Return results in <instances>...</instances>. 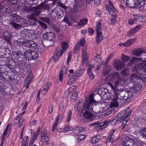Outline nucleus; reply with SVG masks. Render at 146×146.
I'll return each instance as SVG.
<instances>
[{
	"label": "nucleus",
	"mask_w": 146,
	"mask_h": 146,
	"mask_svg": "<svg viewBox=\"0 0 146 146\" xmlns=\"http://www.w3.org/2000/svg\"><path fill=\"white\" fill-rule=\"evenodd\" d=\"M141 17V16L137 15H135L134 16V19H131L129 21V25H132L135 23L137 20H139V19Z\"/></svg>",
	"instance_id": "nucleus-28"
},
{
	"label": "nucleus",
	"mask_w": 146,
	"mask_h": 146,
	"mask_svg": "<svg viewBox=\"0 0 146 146\" xmlns=\"http://www.w3.org/2000/svg\"><path fill=\"white\" fill-rule=\"evenodd\" d=\"M68 67L66 66H63L62 70L60 73H59V77L60 81H62V80L63 75L64 73L65 74L67 72Z\"/></svg>",
	"instance_id": "nucleus-21"
},
{
	"label": "nucleus",
	"mask_w": 146,
	"mask_h": 146,
	"mask_svg": "<svg viewBox=\"0 0 146 146\" xmlns=\"http://www.w3.org/2000/svg\"><path fill=\"white\" fill-rule=\"evenodd\" d=\"M87 73L89 75L90 78L91 79L93 80L94 78V76L92 73L91 69L89 68L88 69Z\"/></svg>",
	"instance_id": "nucleus-44"
},
{
	"label": "nucleus",
	"mask_w": 146,
	"mask_h": 146,
	"mask_svg": "<svg viewBox=\"0 0 146 146\" xmlns=\"http://www.w3.org/2000/svg\"><path fill=\"white\" fill-rule=\"evenodd\" d=\"M95 101L93 97L90 96L86 99L84 108L86 110L91 111L94 107Z\"/></svg>",
	"instance_id": "nucleus-4"
},
{
	"label": "nucleus",
	"mask_w": 146,
	"mask_h": 146,
	"mask_svg": "<svg viewBox=\"0 0 146 146\" xmlns=\"http://www.w3.org/2000/svg\"><path fill=\"white\" fill-rule=\"evenodd\" d=\"M94 107L93 108V109L91 110V111H93L94 113L96 114H98L102 112V111L99 110V107L98 105L96 104H94Z\"/></svg>",
	"instance_id": "nucleus-23"
},
{
	"label": "nucleus",
	"mask_w": 146,
	"mask_h": 146,
	"mask_svg": "<svg viewBox=\"0 0 146 146\" xmlns=\"http://www.w3.org/2000/svg\"><path fill=\"white\" fill-rule=\"evenodd\" d=\"M137 60H141V58H138L137 57H135L134 58H133L131 59V60L128 65L127 66H129L131 65L133 63V62L134 61H137Z\"/></svg>",
	"instance_id": "nucleus-39"
},
{
	"label": "nucleus",
	"mask_w": 146,
	"mask_h": 146,
	"mask_svg": "<svg viewBox=\"0 0 146 146\" xmlns=\"http://www.w3.org/2000/svg\"><path fill=\"white\" fill-rule=\"evenodd\" d=\"M61 11V9L59 8H56L53 9L50 13L51 16L54 18H56L57 16V13H58V11Z\"/></svg>",
	"instance_id": "nucleus-26"
},
{
	"label": "nucleus",
	"mask_w": 146,
	"mask_h": 146,
	"mask_svg": "<svg viewBox=\"0 0 146 146\" xmlns=\"http://www.w3.org/2000/svg\"><path fill=\"white\" fill-rule=\"evenodd\" d=\"M117 118V117H115L114 118L110 121V122L111 125H114L115 124H117L121 122V121H120L119 119Z\"/></svg>",
	"instance_id": "nucleus-30"
},
{
	"label": "nucleus",
	"mask_w": 146,
	"mask_h": 146,
	"mask_svg": "<svg viewBox=\"0 0 146 146\" xmlns=\"http://www.w3.org/2000/svg\"><path fill=\"white\" fill-rule=\"evenodd\" d=\"M38 22L40 26H41L44 29H45L47 28V25L45 23H44L41 21H39Z\"/></svg>",
	"instance_id": "nucleus-56"
},
{
	"label": "nucleus",
	"mask_w": 146,
	"mask_h": 146,
	"mask_svg": "<svg viewBox=\"0 0 146 146\" xmlns=\"http://www.w3.org/2000/svg\"><path fill=\"white\" fill-rule=\"evenodd\" d=\"M12 5H14L17 3L18 0H6Z\"/></svg>",
	"instance_id": "nucleus-61"
},
{
	"label": "nucleus",
	"mask_w": 146,
	"mask_h": 146,
	"mask_svg": "<svg viewBox=\"0 0 146 146\" xmlns=\"http://www.w3.org/2000/svg\"><path fill=\"white\" fill-rule=\"evenodd\" d=\"M31 60L36 59L38 57V54L35 50H31Z\"/></svg>",
	"instance_id": "nucleus-36"
},
{
	"label": "nucleus",
	"mask_w": 146,
	"mask_h": 146,
	"mask_svg": "<svg viewBox=\"0 0 146 146\" xmlns=\"http://www.w3.org/2000/svg\"><path fill=\"white\" fill-rule=\"evenodd\" d=\"M76 80L72 76L68 81L67 84L69 85H71Z\"/></svg>",
	"instance_id": "nucleus-58"
},
{
	"label": "nucleus",
	"mask_w": 146,
	"mask_h": 146,
	"mask_svg": "<svg viewBox=\"0 0 146 146\" xmlns=\"http://www.w3.org/2000/svg\"><path fill=\"white\" fill-rule=\"evenodd\" d=\"M129 73V70L128 68H126L124 69L121 72V73L122 75L126 76Z\"/></svg>",
	"instance_id": "nucleus-54"
},
{
	"label": "nucleus",
	"mask_w": 146,
	"mask_h": 146,
	"mask_svg": "<svg viewBox=\"0 0 146 146\" xmlns=\"http://www.w3.org/2000/svg\"><path fill=\"white\" fill-rule=\"evenodd\" d=\"M23 53H22L20 51H18L17 52H15L13 53V55L15 56L20 57L21 56H23Z\"/></svg>",
	"instance_id": "nucleus-53"
},
{
	"label": "nucleus",
	"mask_w": 146,
	"mask_h": 146,
	"mask_svg": "<svg viewBox=\"0 0 146 146\" xmlns=\"http://www.w3.org/2000/svg\"><path fill=\"white\" fill-rule=\"evenodd\" d=\"M31 12L33 13L30 15V18L31 19H35L36 17L38 16L41 13V10L38 6L33 7Z\"/></svg>",
	"instance_id": "nucleus-7"
},
{
	"label": "nucleus",
	"mask_w": 146,
	"mask_h": 146,
	"mask_svg": "<svg viewBox=\"0 0 146 146\" xmlns=\"http://www.w3.org/2000/svg\"><path fill=\"white\" fill-rule=\"evenodd\" d=\"M130 116L127 114V113H125V115H123V118L122 119L123 121H128V119H129Z\"/></svg>",
	"instance_id": "nucleus-57"
},
{
	"label": "nucleus",
	"mask_w": 146,
	"mask_h": 146,
	"mask_svg": "<svg viewBox=\"0 0 146 146\" xmlns=\"http://www.w3.org/2000/svg\"><path fill=\"white\" fill-rule=\"evenodd\" d=\"M38 6V7H40V9L41 10L42 9L45 10H48L50 8L48 4H45L44 3H42Z\"/></svg>",
	"instance_id": "nucleus-35"
},
{
	"label": "nucleus",
	"mask_w": 146,
	"mask_h": 146,
	"mask_svg": "<svg viewBox=\"0 0 146 146\" xmlns=\"http://www.w3.org/2000/svg\"><path fill=\"white\" fill-rule=\"evenodd\" d=\"M145 53V51L142 48L136 49L132 52L133 55L138 56H139L142 53Z\"/></svg>",
	"instance_id": "nucleus-18"
},
{
	"label": "nucleus",
	"mask_w": 146,
	"mask_h": 146,
	"mask_svg": "<svg viewBox=\"0 0 146 146\" xmlns=\"http://www.w3.org/2000/svg\"><path fill=\"white\" fill-rule=\"evenodd\" d=\"M82 57L83 60V62L84 63V61L86 63H87L88 59V56L87 54V49L86 48H84L82 51Z\"/></svg>",
	"instance_id": "nucleus-15"
},
{
	"label": "nucleus",
	"mask_w": 146,
	"mask_h": 146,
	"mask_svg": "<svg viewBox=\"0 0 146 146\" xmlns=\"http://www.w3.org/2000/svg\"><path fill=\"white\" fill-rule=\"evenodd\" d=\"M62 50L61 51V55H62L63 53L67 49L68 47V45L65 42H62L61 44Z\"/></svg>",
	"instance_id": "nucleus-33"
},
{
	"label": "nucleus",
	"mask_w": 146,
	"mask_h": 146,
	"mask_svg": "<svg viewBox=\"0 0 146 146\" xmlns=\"http://www.w3.org/2000/svg\"><path fill=\"white\" fill-rule=\"evenodd\" d=\"M80 48V46L78 45H76L73 52V53L74 54H76L77 52L79 51Z\"/></svg>",
	"instance_id": "nucleus-59"
},
{
	"label": "nucleus",
	"mask_w": 146,
	"mask_h": 146,
	"mask_svg": "<svg viewBox=\"0 0 146 146\" xmlns=\"http://www.w3.org/2000/svg\"><path fill=\"white\" fill-rule=\"evenodd\" d=\"M24 34L26 37L29 38H32L33 39H36V34L34 33L33 30H30L29 29L25 30Z\"/></svg>",
	"instance_id": "nucleus-11"
},
{
	"label": "nucleus",
	"mask_w": 146,
	"mask_h": 146,
	"mask_svg": "<svg viewBox=\"0 0 146 146\" xmlns=\"http://www.w3.org/2000/svg\"><path fill=\"white\" fill-rule=\"evenodd\" d=\"M44 139L46 144H48V133H42L41 135L40 141L43 142V140Z\"/></svg>",
	"instance_id": "nucleus-17"
},
{
	"label": "nucleus",
	"mask_w": 146,
	"mask_h": 146,
	"mask_svg": "<svg viewBox=\"0 0 146 146\" xmlns=\"http://www.w3.org/2000/svg\"><path fill=\"white\" fill-rule=\"evenodd\" d=\"M29 140L28 137L27 136H25L23 140L22 143L28 144Z\"/></svg>",
	"instance_id": "nucleus-62"
},
{
	"label": "nucleus",
	"mask_w": 146,
	"mask_h": 146,
	"mask_svg": "<svg viewBox=\"0 0 146 146\" xmlns=\"http://www.w3.org/2000/svg\"><path fill=\"white\" fill-rule=\"evenodd\" d=\"M48 40V43H50V46L54 44L55 40L54 34L52 32H47Z\"/></svg>",
	"instance_id": "nucleus-12"
},
{
	"label": "nucleus",
	"mask_w": 146,
	"mask_h": 146,
	"mask_svg": "<svg viewBox=\"0 0 146 146\" xmlns=\"http://www.w3.org/2000/svg\"><path fill=\"white\" fill-rule=\"evenodd\" d=\"M114 135H110L108 139L106 140V143H108L109 142H110L112 143L114 140Z\"/></svg>",
	"instance_id": "nucleus-42"
},
{
	"label": "nucleus",
	"mask_w": 146,
	"mask_h": 146,
	"mask_svg": "<svg viewBox=\"0 0 146 146\" xmlns=\"http://www.w3.org/2000/svg\"><path fill=\"white\" fill-rule=\"evenodd\" d=\"M60 53H55L53 56V59L55 62L59 60L60 56Z\"/></svg>",
	"instance_id": "nucleus-40"
},
{
	"label": "nucleus",
	"mask_w": 146,
	"mask_h": 146,
	"mask_svg": "<svg viewBox=\"0 0 146 146\" xmlns=\"http://www.w3.org/2000/svg\"><path fill=\"white\" fill-rule=\"evenodd\" d=\"M12 16V21L9 22V24L13 27L17 29L21 27V25L13 22V21L18 22L21 19L22 17L17 15L16 13H15L11 15Z\"/></svg>",
	"instance_id": "nucleus-3"
},
{
	"label": "nucleus",
	"mask_w": 146,
	"mask_h": 146,
	"mask_svg": "<svg viewBox=\"0 0 146 146\" xmlns=\"http://www.w3.org/2000/svg\"><path fill=\"white\" fill-rule=\"evenodd\" d=\"M10 127V126L9 125H8L7 126L6 129L3 132V135L1 136V144L0 146H3V143H4L6 139L7 134V131Z\"/></svg>",
	"instance_id": "nucleus-13"
},
{
	"label": "nucleus",
	"mask_w": 146,
	"mask_h": 146,
	"mask_svg": "<svg viewBox=\"0 0 146 146\" xmlns=\"http://www.w3.org/2000/svg\"><path fill=\"white\" fill-rule=\"evenodd\" d=\"M136 38L131 39L130 40H128L122 44H120L119 45L123 46L124 47H127L133 44V42L136 40Z\"/></svg>",
	"instance_id": "nucleus-19"
},
{
	"label": "nucleus",
	"mask_w": 146,
	"mask_h": 146,
	"mask_svg": "<svg viewBox=\"0 0 146 146\" xmlns=\"http://www.w3.org/2000/svg\"><path fill=\"white\" fill-rule=\"evenodd\" d=\"M135 143L133 139L128 137L123 138L121 141V144L123 146H133Z\"/></svg>",
	"instance_id": "nucleus-6"
},
{
	"label": "nucleus",
	"mask_w": 146,
	"mask_h": 146,
	"mask_svg": "<svg viewBox=\"0 0 146 146\" xmlns=\"http://www.w3.org/2000/svg\"><path fill=\"white\" fill-rule=\"evenodd\" d=\"M60 115H59L56 117L54 122L52 126V131H55L56 128V127L57 125H58V120L60 119Z\"/></svg>",
	"instance_id": "nucleus-29"
},
{
	"label": "nucleus",
	"mask_w": 146,
	"mask_h": 146,
	"mask_svg": "<svg viewBox=\"0 0 146 146\" xmlns=\"http://www.w3.org/2000/svg\"><path fill=\"white\" fill-rule=\"evenodd\" d=\"M58 13H57V16L56 17V19H60L63 15V13L62 11H58Z\"/></svg>",
	"instance_id": "nucleus-41"
},
{
	"label": "nucleus",
	"mask_w": 146,
	"mask_h": 146,
	"mask_svg": "<svg viewBox=\"0 0 146 146\" xmlns=\"http://www.w3.org/2000/svg\"><path fill=\"white\" fill-rule=\"evenodd\" d=\"M139 133L141 136L146 139V128L141 129L139 131Z\"/></svg>",
	"instance_id": "nucleus-24"
},
{
	"label": "nucleus",
	"mask_w": 146,
	"mask_h": 146,
	"mask_svg": "<svg viewBox=\"0 0 146 146\" xmlns=\"http://www.w3.org/2000/svg\"><path fill=\"white\" fill-rule=\"evenodd\" d=\"M141 86L140 84L137 82H135L133 84V88L135 91H138L141 89Z\"/></svg>",
	"instance_id": "nucleus-34"
},
{
	"label": "nucleus",
	"mask_w": 146,
	"mask_h": 146,
	"mask_svg": "<svg viewBox=\"0 0 146 146\" xmlns=\"http://www.w3.org/2000/svg\"><path fill=\"white\" fill-rule=\"evenodd\" d=\"M72 55L71 53H69L68 54V58L67 61V64L68 66L69 65V63L71 60Z\"/></svg>",
	"instance_id": "nucleus-60"
},
{
	"label": "nucleus",
	"mask_w": 146,
	"mask_h": 146,
	"mask_svg": "<svg viewBox=\"0 0 146 146\" xmlns=\"http://www.w3.org/2000/svg\"><path fill=\"white\" fill-rule=\"evenodd\" d=\"M145 1V0H137V6L139 7H143L144 5Z\"/></svg>",
	"instance_id": "nucleus-43"
},
{
	"label": "nucleus",
	"mask_w": 146,
	"mask_h": 146,
	"mask_svg": "<svg viewBox=\"0 0 146 146\" xmlns=\"http://www.w3.org/2000/svg\"><path fill=\"white\" fill-rule=\"evenodd\" d=\"M88 20L87 19L85 18L82 19L78 23V26H83L86 25L88 22Z\"/></svg>",
	"instance_id": "nucleus-38"
},
{
	"label": "nucleus",
	"mask_w": 146,
	"mask_h": 146,
	"mask_svg": "<svg viewBox=\"0 0 146 146\" xmlns=\"http://www.w3.org/2000/svg\"><path fill=\"white\" fill-rule=\"evenodd\" d=\"M18 7L19 9L28 13L31 12L33 7L30 6H26L25 4L22 2L19 3Z\"/></svg>",
	"instance_id": "nucleus-9"
},
{
	"label": "nucleus",
	"mask_w": 146,
	"mask_h": 146,
	"mask_svg": "<svg viewBox=\"0 0 146 146\" xmlns=\"http://www.w3.org/2000/svg\"><path fill=\"white\" fill-rule=\"evenodd\" d=\"M101 23L99 22L96 26V31L97 32L96 42L98 44H99L103 39V37L102 36V33L101 29Z\"/></svg>",
	"instance_id": "nucleus-5"
},
{
	"label": "nucleus",
	"mask_w": 146,
	"mask_h": 146,
	"mask_svg": "<svg viewBox=\"0 0 146 146\" xmlns=\"http://www.w3.org/2000/svg\"><path fill=\"white\" fill-rule=\"evenodd\" d=\"M137 61L139 62L140 64L143 67V68L145 70V71L146 72V61L145 60H143L141 59V60H137Z\"/></svg>",
	"instance_id": "nucleus-46"
},
{
	"label": "nucleus",
	"mask_w": 146,
	"mask_h": 146,
	"mask_svg": "<svg viewBox=\"0 0 146 146\" xmlns=\"http://www.w3.org/2000/svg\"><path fill=\"white\" fill-rule=\"evenodd\" d=\"M60 130H58V131L60 132H66L68 131H69L71 130V129L69 127H65L62 129H60Z\"/></svg>",
	"instance_id": "nucleus-48"
},
{
	"label": "nucleus",
	"mask_w": 146,
	"mask_h": 146,
	"mask_svg": "<svg viewBox=\"0 0 146 146\" xmlns=\"http://www.w3.org/2000/svg\"><path fill=\"white\" fill-rule=\"evenodd\" d=\"M82 73L83 70H80L75 72L72 76L73 78H74L76 80H77L79 77L82 75Z\"/></svg>",
	"instance_id": "nucleus-22"
},
{
	"label": "nucleus",
	"mask_w": 146,
	"mask_h": 146,
	"mask_svg": "<svg viewBox=\"0 0 146 146\" xmlns=\"http://www.w3.org/2000/svg\"><path fill=\"white\" fill-rule=\"evenodd\" d=\"M106 7L107 10L108 11L110 15L113 17H115L116 10L114 8L113 5L110 2H109V4H107L106 5Z\"/></svg>",
	"instance_id": "nucleus-8"
},
{
	"label": "nucleus",
	"mask_w": 146,
	"mask_h": 146,
	"mask_svg": "<svg viewBox=\"0 0 146 146\" xmlns=\"http://www.w3.org/2000/svg\"><path fill=\"white\" fill-rule=\"evenodd\" d=\"M72 114V112L70 110H69L68 112V113L66 117L67 121L68 122H69L71 119Z\"/></svg>",
	"instance_id": "nucleus-50"
},
{
	"label": "nucleus",
	"mask_w": 146,
	"mask_h": 146,
	"mask_svg": "<svg viewBox=\"0 0 146 146\" xmlns=\"http://www.w3.org/2000/svg\"><path fill=\"white\" fill-rule=\"evenodd\" d=\"M121 58L122 60L126 62L127 61L129 60L130 57L129 56H126L124 54H122L121 56Z\"/></svg>",
	"instance_id": "nucleus-47"
},
{
	"label": "nucleus",
	"mask_w": 146,
	"mask_h": 146,
	"mask_svg": "<svg viewBox=\"0 0 146 146\" xmlns=\"http://www.w3.org/2000/svg\"><path fill=\"white\" fill-rule=\"evenodd\" d=\"M84 118L87 119H91L93 115L87 111H86L83 114Z\"/></svg>",
	"instance_id": "nucleus-25"
},
{
	"label": "nucleus",
	"mask_w": 146,
	"mask_h": 146,
	"mask_svg": "<svg viewBox=\"0 0 146 146\" xmlns=\"http://www.w3.org/2000/svg\"><path fill=\"white\" fill-rule=\"evenodd\" d=\"M123 115L122 112L121 111L118 114L116 117H117V118L119 119L120 121H121V120H122V119L123 118Z\"/></svg>",
	"instance_id": "nucleus-55"
},
{
	"label": "nucleus",
	"mask_w": 146,
	"mask_h": 146,
	"mask_svg": "<svg viewBox=\"0 0 146 146\" xmlns=\"http://www.w3.org/2000/svg\"><path fill=\"white\" fill-rule=\"evenodd\" d=\"M101 137V135H98L92 138L91 142L93 144L96 143L99 141Z\"/></svg>",
	"instance_id": "nucleus-32"
},
{
	"label": "nucleus",
	"mask_w": 146,
	"mask_h": 146,
	"mask_svg": "<svg viewBox=\"0 0 146 146\" xmlns=\"http://www.w3.org/2000/svg\"><path fill=\"white\" fill-rule=\"evenodd\" d=\"M31 50L28 49L25 50L23 53L24 58L26 60H31Z\"/></svg>",
	"instance_id": "nucleus-16"
},
{
	"label": "nucleus",
	"mask_w": 146,
	"mask_h": 146,
	"mask_svg": "<svg viewBox=\"0 0 146 146\" xmlns=\"http://www.w3.org/2000/svg\"><path fill=\"white\" fill-rule=\"evenodd\" d=\"M132 92L130 91H125L124 99L127 100L130 98L132 96Z\"/></svg>",
	"instance_id": "nucleus-37"
},
{
	"label": "nucleus",
	"mask_w": 146,
	"mask_h": 146,
	"mask_svg": "<svg viewBox=\"0 0 146 146\" xmlns=\"http://www.w3.org/2000/svg\"><path fill=\"white\" fill-rule=\"evenodd\" d=\"M20 39H19L16 40V43L19 46H23L24 47H27V40H26L24 41H21Z\"/></svg>",
	"instance_id": "nucleus-31"
},
{
	"label": "nucleus",
	"mask_w": 146,
	"mask_h": 146,
	"mask_svg": "<svg viewBox=\"0 0 146 146\" xmlns=\"http://www.w3.org/2000/svg\"><path fill=\"white\" fill-rule=\"evenodd\" d=\"M108 84L113 91V104L114 106L117 107L118 105V103L122 99H124L125 90H124L122 89H119L118 88L115 87L111 83H108Z\"/></svg>",
	"instance_id": "nucleus-1"
},
{
	"label": "nucleus",
	"mask_w": 146,
	"mask_h": 146,
	"mask_svg": "<svg viewBox=\"0 0 146 146\" xmlns=\"http://www.w3.org/2000/svg\"><path fill=\"white\" fill-rule=\"evenodd\" d=\"M12 11V10L11 8L10 7H8L7 8H5V11H4L2 12L3 14H4L5 13H11Z\"/></svg>",
	"instance_id": "nucleus-52"
},
{
	"label": "nucleus",
	"mask_w": 146,
	"mask_h": 146,
	"mask_svg": "<svg viewBox=\"0 0 146 146\" xmlns=\"http://www.w3.org/2000/svg\"><path fill=\"white\" fill-rule=\"evenodd\" d=\"M113 77L116 79L114 86L116 88H119L120 86L124 84L126 82V80L122 78L121 76V75L117 72L114 73L113 75Z\"/></svg>",
	"instance_id": "nucleus-2"
},
{
	"label": "nucleus",
	"mask_w": 146,
	"mask_h": 146,
	"mask_svg": "<svg viewBox=\"0 0 146 146\" xmlns=\"http://www.w3.org/2000/svg\"><path fill=\"white\" fill-rule=\"evenodd\" d=\"M126 4L129 7L133 8L135 6V2L134 0H126Z\"/></svg>",
	"instance_id": "nucleus-27"
},
{
	"label": "nucleus",
	"mask_w": 146,
	"mask_h": 146,
	"mask_svg": "<svg viewBox=\"0 0 146 146\" xmlns=\"http://www.w3.org/2000/svg\"><path fill=\"white\" fill-rule=\"evenodd\" d=\"M115 67L117 70L120 71L122 68L125 66L124 63L121 60H117L115 62Z\"/></svg>",
	"instance_id": "nucleus-14"
},
{
	"label": "nucleus",
	"mask_w": 146,
	"mask_h": 146,
	"mask_svg": "<svg viewBox=\"0 0 146 146\" xmlns=\"http://www.w3.org/2000/svg\"><path fill=\"white\" fill-rule=\"evenodd\" d=\"M101 59L100 56L99 54L96 55V57L94 58V63H96L99 62Z\"/></svg>",
	"instance_id": "nucleus-51"
},
{
	"label": "nucleus",
	"mask_w": 146,
	"mask_h": 146,
	"mask_svg": "<svg viewBox=\"0 0 146 146\" xmlns=\"http://www.w3.org/2000/svg\"><path fill=\"white\" fill-rule=\"evenodd\" d=\"M80 127H76L74 129L73 131L76 133H80Z\"/></svg>",
	"instance_id": "nucleus-63"
},
{
	"label": "nucleus",
	"mask_w": 146,
	"mask_h": 146,
	"mask_svg": "<svg viewBox=\"0 0 146 146\" xmlns=\"http://www.w3.org/2000/svg\"><path fill=\"white\" fill-rule=\"evenodd\" d=\"M137 32L135 28L131 29L127 33V36H130L131 35L134 34Z\"/></svg>",
	"instance_id": "nucleus-49"
},
{
	"label": "nucleus",
	"mask_w": 146,
	"mask_h": 146,
	"mask_svg": "<svg viewBox=\"0 0 146 146\" xmlns=\"http://www.w3.org/2000/svg\"><path fill=\"white\" fill-rule=\"evenodd\" d=\"M85 44V41L84 40H81L78 43V45L83 46Z\"/></svg>",
	"instance_id": "nucleus-64"
},
{
	"label": "nucleus",
	"mask_w": 146,
	"mask_h": 146,
	"mask_svg": "<svg viewBox=\"0 0 146 146\" xmlns=\"http://www.w3.org/2000/svg\"><path fill=\"white\" fill-rule=\"evenodd\" d=\"M27 47L35 48L37 47V44L34 41L31 40H27Z\"/></svg>",
	"instance_id": "nucleus-20"
},
{
	"label": "nucleus",
	"mask_w": 146,
	"mask_h": 146,
	"mask_svg": "<svg viewBox=\"0 0 146 146\" xmlns=\"http://www.w3.org/2000/svg\"><path fill=\"white\" fill-rule=\"evenodd\" d=\"M24 111L21 113L19 114L15 119V122L18 123V127H21L22 125L24 120V118L23 117H21L22 115L24 114Z\"/></svg>",
	"instance_id": "nucleus-10"
},
{
	"label": "nucleus",
	"mask_w": 146,
	"mask_h": 146,
	"mask_svg": "<svg viewBox=\"0 0 146 146\" xmlns=\"http://www.w3.org/2000/svg\"><path fill=\"white\" fill-rule=\"evenodd\" d=\"M32 76L31 74L29 76H28L27 77L26 79V81H25V84L26 83L30 84L31 83L32 80L33 79L32 78Z\"/></svg>",
	"instance_id": "nucleus-45"
}]
</instances>
